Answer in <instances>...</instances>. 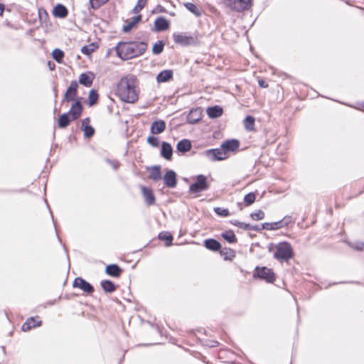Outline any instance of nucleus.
Listing matches in <instances>:
<instances>
[{"instance_id": "obj_1", "label": "nucleus", "mask_w": 364, "mask_h": 364, "mask_svg": "<svg viewBox=\"0 0 364 364\" xmlns=\"http://www.w3.org/2000/svg\"><path fill=\"white\" fill-rule=\"evenodd\" d=\"M148 44L144 41H120L114 48L117 55L122 60H128L143 55Z\"/></svg>"}, {"instance_id": "obj_2", "label": "nucleus", "mask_w": 364, "mask_h": 364, "mask_svg": "<svg viewBox=\"0 0 364 364\" xmlns=\"http://www.w3.org/2000/svg\"><path fill=\"white\" fill-rule=\"evenodd\" d=\"M136 79L134 77H122L117 84V95L121 100L134 103L138 100L136 90Z\"/></svg>"}, {"instance_id": "obj_3", "label": "nucleus", "mask_w": 364, "mask_h": 364, "mask_svg": "<svg viewBox=\"0 0 364 364\" xmlns=\"http://www.w3.org/2000/svg\"><path fill=\"white\" fill-rule=\"evenodd\" d=\"M173 40L174 43L183 47L198 46L200 44L199 34L198 32L194 33H173Z\"/></svg>"}, {"instance_id": "obj_4", "label": "nucleus", "mask_w": 364, "mask_h": 364, "mask_svg": "<svg viewBox=\"0 0 364 364\" xmlns=\"http://www.w3.org/2000/svg\"><path fill=\"white\" fill-rule=\"evenodd\" d=\"M294 257V252L291 245L288 242H279L276 246V252L274 253V258L277 260L288 261Z\"/></svg>"}, {"instance_id": "obj_5", "label": "nucleus", "mask_w": 364, "mask_h": 364, "mask_svg": "<svg viewBox=\"0 0 364 364\" xmlns=\"http://www.w3.org/2000/svg\"><path fill=\"white\" fill-rule=\"evenodd\" d=\"M253 0H223L224 4L231 11L242 12L249 10Z\"/></svg>"}, {"instance_id": "obj_6", "label": "nucleus", "mask_w": 364, "mask_h": 364, "mask_svg": "<svg viewBox=\"0 0 364 364\" xmlns=\"http://www.w3.org/2000/svg\"><path fill=\"white\" fill-rule=\"evenodd\" d=\"M253 277L264 280L267 283H273L276 279L273 270L267 267H256L253 272Z\"/></svg>"}, {"instance_id": "obj_7", "label": "nucleus", "mask_w": 364, "mask_h": 364, "mask_svg": "<svg viewBox=\"0 0 364 364\" xmlns=\"http://www.w3.org/2000/svg\"><path fill=\"white\" fill-rule=\"evenodd\" d=\"M196 182L189 187V192L191 193H198L209 189L210 185L205 176L199 174L196 177Z\"/></svg>"}, {"instance_id": "obj_8", "label": "nucleus", "mask_w": 364, "mask_h": 364, "mask_svg": "<svg viewBox=\"0 0 364 364\" xmlns=\"http://www.w3.org/2000/svg\"><path fill=\"white\" fill-rule=\"evenodd\" d=\"M205 156L213 161H221L228 158L223 148L211 149L205 151Z\"/></svg>"}, {"instance_id": "obj_9", "label": "nucleus", "mask_w": 364, "mask_h": 364, "mask_svg": "<svg viewBox=\"0 0 364 364\" xmlns=\"http://www.w3.org/2000/svg\"><path fill=\"white\" fill-rule=\"evenodd\" d=\"M78 83L76 80H72L63 96V102H70L75 100L77 94Z\"/></svg>"}, {"instance_id": "obj_10", "label": "nucleus", "mask_w": 364, "mask_h": 364, "mask_svg": "<svg viewBox=\"0 0 364 364\" xmlns=\"http://www.w3.org/2000/svg\"><path fill=\"white\" fill-rule=\"evenodd\" d=\"M73 287L74 288H80L84 292L90 294L94 291L93 286L88 282L81 277H76L74 279Z\"/></svg>"}, {"instance_id": "obj_11", "label": "nucleus", "mask_w": 364, "mask_h": 364, "mask_svg": "<svg viewBox=\"0 0 364 364\" xmlns=\"http://www.w3.org/2000/svg\"><path fill=\"white\" fill-rule=\"evenodd\" d=\"M163 179L165 186L168 188H174L177 186V175L173 170H168Z\"/></svg>"}, {"instance_id": "obj_12", "label": "nucleus", "mask_w": 364, "mask_h": 364, "mask_svg": "<svg viewBox=\"0 0 364 364\" xmlns=\"http://www.w3.org/2000/svg\"><path fill=\"white\" fill-rule=\"evenodd\" d=\"M81 99H82L81 97L77 99L72 105L70 110L68 112L70 114L73 120H76V119H79L80 117L81 116V114H82V112L83 109L82 105L80 102Z\"/></svg>"}, {"instance_id": "obj_13", "label": "nucleus", "mask_w": 364, "mask_h": 364, "mask_svg": "<svg viewBox=\"0 0 364 364\" xmlns=\"http://www.w3.org/2000/svg\"><path fill=\"white\" fill-rule=\"evenodd\" d=\"M239 146L240 141L236 139L226 140L221 144V148L223 149L226 154L228 152L237 150Z\"/></svg>"}, {"instance_id": "obj_14", "label": "nucleus", "mask_w": 364, "mask_h": 364, "mask_svg": "<svg viewBox=\"0 0 364 364\" xmlns=\"http://www.w3.org/2000/svg\"><path fill=\"white\" fill-rule=\"evenodd\" d=\"M141 189L146 203L148 205H154L156 203V198L152 190L150 188L143 186H141Z\"/></svg>"}, {"instance_id": "obj_15", "label": "nucleus", "mask_w": 364, "mask_h": 364, "mask_svg": "<svg viewBox=\"0 0 364 364\" xmlns=\"http://www.w3.org/2000/svg\"><path fill=\"white\" fill-rule=\"evenodd\" d=\"M169 21L164 17H158L154 22L155 31L157 32L164 31L169 28Z\"/></svg>"}, {"instance_id": "obj_16", "label": "nucleus", "mask_w": 364, "mask_h": 364, "mask_svg": "<svg viewBox=\"0 0 364 364\" xmlns=\"http://www.w3.org/2000/svg\"><path fill=\"white\" fill-rule=\"evenodd\" d=\"M173 149L168 142H162L161 149V156L166 160L170 161L172 159Z\"/></svg>"}, {"instance_id": "obj_17", "label": "nucleus", "mask_w": 364, "mask_h": 364, "mask_svg": "<svg viewBox=\"0 0 364 364\" xmlns=\"http://www.w3.org/2000/svg\"><path fill=\"white\" fill-rule=\"evenodd\" d=\"M123 269L116 264H109L105 268V273L111 277H119Z\"/></svg>"}, {"instance_id": "obj_18", "label": "nucleus", "mask_w": 364, "mask_h": 364, "mask_svg": "<svg viewBox=\"0 0 364 364\" xmlns=\"http://www.w3.org/2000/svg\"><path fill=\"white\" fill-rule=\"evenodd\" d=\"M166 129V122L164 120L159 119L153 122L151 125V132L153 134H159L162 133Z\"/></svg>"}, {"instance_id": "obj_19", "label": "nucleus", "mask_w": 364, "mask_h": 364, "mask_svg": "<svg viewBox=\"0 0 364 364\" xmlns=\"http://www.w3.org/2000/svg\"><path fill=\"white\" fill-rule=\"evenodd\" d=\"M41 323L42 321L41 320L36 321V318L30 317L23 323L21 326V329L23 331H28L33 328L40 326Z\"/></svg>"}, {"instance_id": "obj_20", "label": "nucleus", "mask_w": 364, "mask_h": 364, "mask_svg": "<svg viewBox=\"0 0 364 364\" xmlns=\"http://www.w3.org/2000/svg\"><path fill=\"white\" fill-rule=\"evenodd\" d=\"M53 14L55 17L64 18L67 17L68 14V10L64 5L58 4L53 10Z\"/></svg>"}, {"instance_id": "obj_21", "label": "nucleus", "mask_w": 364, "mask_h": 364, "mask_svg": "<svg viewBox=\"0 0 364 364\" xmlns=\"http://www.w3.org/2000/svg\"><path fill=\"white\" fill-rule=\"evenodd\" d=\"M172 70H164L161 71L156 76V80L159 83L166 82L173 78Z\"/></svg>"}, {"instance_id": "obj_22", "label": "nucleus", "mask_w": 364, "mask_h": 364, "mask_svg": "<svg viewBox=\"0 0 364 364\" xmlns=\"http://www.w3.org/2000/svg\"><path fill=\"white\" fill-rule=\"evenodd\" d=\"M206 112L210 118L216 119L223 114V109L221 107L218 105H215L213 107H208Z\"/></svg>"}, {"instance_id": "obj_23", "label": "nucleus", "mask_w": 364, "mask_h": 364, "mask_svg": "<svg viewBox=\"0 0 364 364\" xmlns=\"http://www.w3.org/2000/svg\"><path fill=\"white\" fill-rule=\"evenodd\" d=\"M192 145L190 140L184 139L179 141L176 145V149L178 152L185 154L191 149Z\"/></svg>"}, {"instance_id": "obj_24", "label": "nucleus", "mask_w": 364, "mask_h": 364, "mask_svg": "<svg viewBox=\"0 0 364 364\" xmlns=\"http://www.w3.org/2000/svg\"><path fill=\"white\" fill-rule=\"evenodd\" d=\"M150 173L149 178L154 181H159L162 179V175L161 171V166L156 165L150 168Z\"/></svg>"}, {"instance_id": "obj_25", "label": "nucleus", "mask_w": 364, "mask_h": 364, "mask_svg": "<svg viewBox=\"0 0 364 364\" xmlns=\"http://www.w3.org/2000/svg\"><path fill=\"white\" fill-rule=\"evenodd\" d=\"M204 246L211 251H218L221 248V244L216 240L213 238L206 239L204 241Z\"/></svg>"}, {"instance_id": "obj_26", "label": "nucleus", "mask_w": 364, "mask_h": 364, "mask_svg": "<svg viewBox=\"0 0 364 364\" xmlns=\"http://www.w3.org/2000/svg\"><path fill=\"white\" fill-rule=\"evenodd\" d=\"M70 114L68 112H65L62 114L58 121V127L61 129L66 128L70 123L71 121H73L72 119L71 116L70 117Z\"/></svg>"}, {"instance_id": "obj_27", "label": "nucleus", "mask_w": 364, "mask_h": 364, "mask_svg": "<svg viewBox=\"0 0 364 364\" xmlns=\"http://www.w3.org/2000/svg\"><path fill=\"white\" fill-rule=\"evenodd\" d=\"M141 15H137L132 18V21H129L127 25L123 26V31L124 33L129 32L136 24L141 21Z\"/></svg>"}, {"instance_id": "obj_28", "label": "nucleus", "mask_w": 364, "mask_h": 364, "mask_svg": "<svg viewBox=\"0 0 364 364\" xmlns=\"http://www.w3.org/2000/svg\"><path fill=\"white\" fill-rule=\"evenodd\" d=\"M100 284H101L102 289L106 293H112L117 289V286L111 280H108V279L102 280L100 282Z\"/></svg>"}, {"instance_id": "obj_29", "label": "nucleus", "mask_w": 364, "mask_h": 364, "mask_svg": "<svg viewBox=\"0 0 364 364\" xmlns=\"http://www.w3.org/2000/svg\"><path fill=\"white\" fill-rule=\"evenodd\" d=\"M93 79H94V77H91L88 74L82 73V74H80V77H79V83H80L81 85H82L87 87H90L92 85Z\"/></svg>"}, {"instance_id": "obj_30", "label": "nucleus", "mask_w": 364, "mask_h": 364, "mask_svg": "<svg viewBox=\"0 0 364 364\" xmlns=\"http://www.w3.org/2000/svg\"><path fill=\"white\" fill-rule=\"evenodd\" d=\"M99 46L97 43H92L89 45H86L82 47L81 48V53L86 55H90L91 53L95 52L97 48Z\"/></svg>"}, {"instance_id": "obj_31", "label": "nucleus", "mask_w": 364, "mask_h": 364, "mask_svg": "<svg viewBox=\"0 0 364 364\" xmlns=\"http://www.w3.org/2000/svg\"><path fill=\"white\" fill-rule=\"evenodd\" d=\"M291 222V218L290 217H284L283 219L271 223L272 225V230H278L279 228H284Z\"/></svg>"}, {"instance_id": "obj_32", "label": "nucleus", "mask_w": 364, "mask_h": 364, "mask_svg": "<svg viewBox=\"0 0 364 364\" xmlns=\"http://www.w3.org/2000/svg\"><path fill=\"white\" fill-rule=\"evenodd\" d=\"M221 236L223 237L229 243H236L237 240L234 233V232L231 230L223 232L221 234Z\"/></svg>"}, {"instance_id": "obj_33", "label": "nucleus", "mask_w": 364, "mask_h": 364, "mask_svg": "<svg viewBox=\"0 0 364 364\" xmlns=\"http://www.w3.org/2000/svg\"><path fill=\"white\" fill-rule=\"evenodd\" d=\"M98 99H99V95L97 93V91L95 89H92L89 92L88 105L90 107L94 106L95 104H97Z\"/></svg>"}, {"instance_id": "obj_34", "label": "nucleus", "mask_w": 364, "mask_h": 364, "mask_svg": "<svg viewBox=\"0 0 364 364\" xmlns=\"http://www.w3.org/2000/svg\"><path fill=\"white\" fill-rule=\"evenodd\" d=\"M185 7L191 11L192 14H193L196 16H200L202 14V11L200 9H199L196 4L187 2L184 4Z\"/></svg>"}, {"instance_id": "obj_35", "label": "nucleus", "mask_w": 364, "mask_h": 364, "mask_svg": "<svg viewBox=\"0 0 364 364\" xmlns=\"http://www.w3.org/2000/svg\"><path fill=\"white\" fill-rule=\"evenodd\" d=\"M159 238L161 240L166 242V245L169 246L172 244L173 241V236L172 235L168 232H161L159 235Z\"/></svg>"}, {"instance_id": "obj_36", "label": "nucleus", "mask_w": 364, "mask_h": 364, "mask_svg": "<svg viewBox=\"0 0 364 364\" xmlns=\"http://www.w3.org/2000/svg\"><path fill=\"white\" fill-rule=\"evenodd\" d=\"M255 119L252 116H251V115L247 116L244 119V126H245V129L249 131L253 130L254 126H255Z\"/></svg>"}, {"instance_id": "obj_37", "label": "nucleus", "mask_w": 364, "mask_h": 364, "mask_svg": "<svg viewBox=\"0 0 364 364\" xmlns=\"http://www.w3.org/2000/svg\"><path fill=\"white\" fill-rule=\"evenodd\" d=\"M164 45H165V43L163 41H159L158 42L155 43L153 45V48H152L153 54H154V55L161 54L164 50Z\"/></svg>"}, {"instance_id": "obj_38", "label": "nucleus", "mask_w": 364, "mask_h": 364, "mask_svg": "<svg viewBox=\"0 0 364 364\" xmlns=\"http://www.w3.org/2000/svg\"><path fill=\"white\" fill-rule=\"evenodd\" d=\"M64 52L59 49L55 48L52 52V56L53 58L57 62V63H61L63 58H64Z\"/></svg>"}, {"instance_id": "obj_39", "label": "nucleus", "mask_w": 364, "mask_h": 364, "mask_svg": "<svg viewBox=\"0 0 364 364\" xmlns=\"http://www.w3.org/2000/svg\"><path fill=\"white\" fill-rule=\"evenodd\" d=\"M109 0H89L90 6L94 10L100 9L102 5L105 4Z\"/></svg>"}, {"instance_id": "obj_40", "label": "nucleus", "mask_w": 364, "mask_h": 364, "mask_svg": "<svg viewBox=\"0 0 364 364\" xmlns=\"http://www.w3.org/2000/svg\"><path fill=\"white\" fill-rule=\"evenodd\" d=\"M230 223L235 225V226H237L242 230H249V229H250V224H247V223H242V222H240L237 220H231L230 221Z\"/></svg>"}, {"instance_id": "obj_41", "label": "nucleus", "mask_w": 364, "mask_h": 364, "mask_svg": "<svg viewBox=\"0 0 364 364\" xmlns=\"http://www.w3.org/2000/svg\"><path fill=\"white\" fill-rule=\"evenodd\" d=\"M82 129L84 132V136L85 138H91L95 134V129L90 125H86Z\"/></svg>"}, {"instance_id": "obj_42", "label": "nucleus", "mask_w": 364, "mask_h": 364, "mask_svg": "<svg viewBox=\"0 0 364 364\" xmlns=\"http://www.w3.org/2000/svg\"><path fill=\"white\" fill-rule=\"evenodd\" d=\"M255 194L252 192L246 194L244 197V201L247 206L252 205L255 201Z\"/></svg>"}, {"instance_id": "obj_43", "label": "nucleus", "mask_w": 364, "mask_h": 364, "mask_svg": "<svg viewBox=\"0 0 364 364\" xmlns=\"http://www.w3.org/2000/svg\"><path fill=\"white\" fill-rule=\"evenodd\" d=\"M264 212L262 210H258L256 212L250 214V218L254 220H260L264 218Z\"/></svg>"}, {"instance_id": "obj_44", "label": "nucleus", "mask_w": 364, "mask_h": 364, "mask_svg": "<svg viewBox=\"0 0 364 364\" xmlns=\"http://www.w3.org/2000/svg\"><path fill=\"white\" fill-rule=\"evenodd\" d=\"M214 212L220 216L222 217H227L230 215V212L228 209L220 208V207H216L214 208Z\"/></svg>"}, {"instance_id": "obj_45", "label": "nucleus", "mask_w": 364, "mask_h": 364, "mask_svg": "<svg viewBox=\"0 0 364 364\" xmlns=\"http://www.w3.org/2000/svg\"><path fill=\"white\" fill-rule=\"evenodd\" d=\"M146 141L148 144H149L151 146L154 147H158L159 145V139L154 136H148Z\"/></svg>"}, {"instance_id": "obj_46", "label": "nucleus", "mask_w": 364, "mask_h": 364, "mask_svg": "<svg viewBox=\"0 0 364 364\" xmlns=\"http://www.w3.org/2000/svg\"><path fill=\"white\" fill-rule=\"evenodd\" d=\"M353 249L357 250H362L364 248V242L360 241H357L350 245Z\"/></svg>"}, {"instance_id": "obj_47", "label": "nucleus", "mask_w": 364, "mask_h": 364, "mask_svg": "<svg viewBox=\"0 0 364 364\" xmlns=\"http://www.w3.org/2000/svg\"><path fill=\"white\" fill-rule=\"evenodd\" d=\"M218 251H220V253L222 255H227L228 254H230V255H231L232 257L235 256L233 250L230 248H220V250H219Z\"/></svg>"}, {"instance_id": "obj_48", "label": "nucleus", "mask_w": 364, "mask_h": 364, "mask_svg": "<svg viewBox=\"0 0 364 364\" xmlns=\"http://www.w3.org/2000/svg\"><path fill=\"white\" fill-rule=\"evenodd\" d=\"M106 161L108 164H109L114 170H117L119 167V162L117 160H112V159H106Z\"/></svg>"}, {"instance_id": "obj_49", "label": "nucleus", "mask_w": 364, "mask_h": 364, "mask_svg": "<svg viewBox=\"0 0 364 364\" xmlns=\"http://www.w3.org/2000/svg\"><path fill=\"white\" fill-rule=\"evenodd\" d=\"M195 112H196L191 111L188 115L187 119L188 123L195 124L199 120V118H193V115L194 114Z\"/></svg>"}, {"instance_id": "obj_50", "label": "nucleus", "mask_w": 364, "mask_h": 364, "mask_svg": "<svg viewBox=\"0 0 364 364\" xmlns=\"http://www.w3.org/2000/svg\"><path fill=\"white\" fill-rule=\"evenodd\" d=\"M262 230H272V225L271 223H264L262 224Z\"/></svg>"}, {"instance_id": "obj_51", "label": "nucleus", "mask_w": 364, "mask_h": 364, "mask_svg": "<svg viewBox=\"0 0 364 364\" xmlns=\"http://www.w3.org/2000/svg\"><path fill=\"white\" fill-rule=\"evenodd\" d=\"M143 9L142 6H140L139 5L136 4L134 8L132 10V13L134 14H138Z\"/></svg>"}, {"instance_id": "obj_52", "label": "nucleus", "mask_w": 364, "mask_h": 364, "mask_svg": "<svg viewBox=\"0 0 364 364\" xmlns=\"http://www.w3.org/2000/svg\"><path fill=\"white\" fill-rule=\"evenodd\" d=\"M258 84L261 87L266 88L268 87V83L264 80H259Z\"/></svg>"}, {"instance_id": "obj_53", "label": "nucleus", "mask_w": 364, "mask_h": 364, "mask_svg": "<svg viewBox=\"0 0 364 364\" xmlns=\"http://www.w3.org/2000/svg\"><path fill=\"white\" fill-rule=\"evenodd\" d=\"M249 230H254V231H260L262 230V226L259 227L258 225H250V229Z\"/></svg>"}, {"instance_id": "obj_54", "label": "nucleus", "mask_w": 364, "mask_h": 364, "mask_svg": "<svg viewBox=\"0 0 364 364\" xmlns=\"http://www.w3.org/2000/svg\"><path fill=\"white\" fill-rule=\"evenodd\" d=\"M90 122V120L89 117H86V118L83 119L82 120V128L85 127V126H86V125H90L89 124Z\"/></svg>"}, {"instance_id": "obj_55", "label": "nucleus", "mask_w": 364, "mask_h": 364, "mask_svg": "<svg viewBox=\"0 0 364 364\" xmlns=\"http://www.w3.org/2000/svg\"><path fill=\"white\" fill-rule=\"evenodd\" d=\"M146 1L147 0H138L136 4L139 5L140 6H142V8L144 9V6H146Z\"/></svg>"}, {"instance_id": "obj_56", "label": "nucleus", "mask_w": 364, "mask_h": 364, "mask_svg": "<svg viewBox=\"0 0 364 364\" xmlns=\"http://www.w3.org/2000/svg\"><path fill=\"white\" fill-rule=\"evenodd\" d=\"M5 9V6L4 4L0 3V16L3 15L4 11Z\"/></svg>"}, {"instance_id": "obj_57", "label": "nucleus", "mask_w": 364, "mask_h": 364, "mask_svg": "<svg viewBox=\"0 0 364 364\" xmlns=\"http://www.w3.org/2000/svg\"><path fill=\"white\" fill-rule=\"evenodd\" d=\"M53 93H54L55 100H56V98L58 97V90H57V88H56L55 86H54L53 87Z\"/></svg>"}, {"instance_id": "obj_58", "label": "nucleus", "mask_w": 364, "mask_h": 364, "mask_svg": "<svg viewBox=\"0 0 364 364\" xmlns=\"http://www.w3.org/2000/svg\"><path fill=\"white\" fill-rule=\"evenodd\" d=\"M48 65H49L50 70H53L55 67V65L53 63H52V65H50V62L48 63Z\"/></svg>"}]
</instances>
